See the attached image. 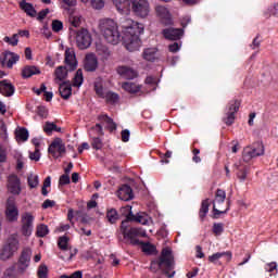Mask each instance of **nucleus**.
Here are the masks:
<instances>
[{
    "label": "nucleus",
    "mask_w": 278,
    "mask_h": 278,
    "mask_svg": "<svg viewBox=\"0 0 278 278\" xmlns=\"http://www.w3.org/2000/svg\"><path fill=\"white\" fill-rule=\"evenodd\" d=\"M122 27L125 31L124 40L127 51H138L142 45V41L140 40V34H143L144 25L135 22L131 18H124L122 21Z\"/></svg>",
    "instance_id": "f257e3e1"
},
{
    "label": "nucleus",
    "mask_w": 278,
    "mask_h": 278,
    "mask_svg": "<svg viewBox=\"0 0 278 278\" xmlns=\"http://www.w3.org/2000/svg\"><path fill=\"white\" fill-rule=\"evenodd\" d=\"M113 4L121 14H127L131 10L140 18H147L151 12L149 0H113Z\"/></svg>",
    "instance_id": "f03ea898"
},
{
    "label": "nucleus",
    "mask_w": 278,
    "mask_h": 278,
    "mask_svg": "<svg viewBox=\"0 0 278 278\" xmlns=\"http://www.w3.org/2000/svg\"><path fill=\"white\" fill-rule=\"evenodd\" d=\"M173 268H175L173 251H170L168 248H164L161 252V255L150 264L151 273H157V270H162V273L168 278L175 277V271L170 274Z\"/></svg>",
    "instance_id": "7ed1b4c3"
},
{
    "label": "nucleus",
    "mask_w": 278,
    "mask_h": 278,
    "mask_svg": "<svg viewBox=\"0 0 278 278\" xmlns=\"http://www.w3.org/2000/svg\"><path fill=\"white\" fill-rule=\"evenodd\" d=\"M100 31L109 45H118L121 42V31L118 25L112 18L101 20L99 23Z\"/></svg>",
    "instance_id": "20e7f679"
},
{
    "label": "nucleus",
    "mask_w": 278,
    "mask_h": 278,
    "mask_svg": "<svg viewBox=\"0 0 278 278\" xmlns=\"http://www.w3.org/2000/svg\"><path fill=\"white\" fill-rule=\"evenodd\" d=\"M129 220L122 222L121 230L125 240H129L130 244H139L138 238H147V231L142 228H128Z\"/></svg>",
    "instance_id": "39448f33"
},
{
    "label": "nucleus",
    "mask_w": 278,
    "mask_h": 278,
    "mask_svg": "<svg viewBox=\"0 0 278 278\" xmlns=\"http://www.w3.org/2000/svg\"><path fill=\"white\" fill-rule=\"evenodd\" d=\"M20 241H18V235L13 233L8 239L4 245L2 247L0 258L5 262L7 260H10V257H13L14 254L18 251Z\"/></svg>",
    "instance_id": "423d86ee"
},
{
    "label": "nucleus",
    "mask_w": 278,
    "mask_h": 278,
    "mask_svg": "<svg viewBox=\"0 0 278 278\" xmlns=\"http://www.w3.org/2000/svg\"><path fill=\"white\" fill-rule=\"evenodd\" d=\"M241 102L238 99L230 100L226 108V117L223 118L225 125L231 127L236 123V114L240 111Z\"/></svg>",
    "instance_id": "0eeeda50"
},
{
    "label": "nucleus",
    "mask_w": 278,
    "mask_h": 278,
    "mask_svg": "<svg viewBox=\"0 0 278 278\" xmlns=\"http://www.w3.org/2000/svg\"><path fill=\"white\" fill-rule=\"evenodd\" d=\"M4 216L8 223H16L18 220V206H16V198L14 195L7 199Z\"/></svg>",
    "instance_id": "6e6552de"
},
{
    "label": "nucleus",
    "mask_w": 278,
    "mask_h": 278,
    "mask_svg": "<svg viewBox=\"0 0 278 278\" xmlns=\"http://www.w3.org/2000/svg\"><path fill=\"white\" fill-rule=\"evenodd\" d=\"M36 220V217L29 213L25 212L21 216V233L25 238H29L31 233L34 232V222Z\"/></svg>",
    "instance_id": "1a4fd4ad"
},
{
    "label": "nucleus",
    "mask_w": 278,
    "mask_h": 278,
    "mask_svg": "<svg viewBox=\"0 0 278 278\" xmlns=\"http://www.w3.org/2000/svg\"><path fill=\"white\" fill-rule=\"evenodd\" d=\"M225 199H227V192L223 189H217L215 192V200L212 201L213 203V218H218L220 214H227L229 212V202L227 208L225 211H220L216 208V203H225Z\"/></svg>",
    "instance_id": "9d476101"
},
{
    "label": "nucleus",
    "mask_w": 278,
    "mask_h": 278,
    "mask_svg": "<svg viewBox=\"0 0 278 278\" xmlns=\"http://www.w3.org/2000/svg\"><path fill=\"white\" fill-rule=\"evenodd\" d=\"M76 45L78 49H88L92 45V36L88 29L81 28L76 33Z\"/></svg>",
    "instance_id": "9b49d317"
},
{
    "label": "nucleus",
    "mask_w": 278,
    "mask_h": 278,
    "mask_svg": "<svg viewBox=\"0 0 278 278\" xmlns=\"http://www.w3.org/2000/svg\"><path fill=\"white\" fill-rule=\"evenodd\" d=\"M264 155V146L262 143H254L252 147H247L243 150V161L251 162L253 157Z\"/></svg>",
    "instance_id": "f8f14e48"
},
{
    "label": "nucleus",
    "mask_w": 278,
    "mask_h": 278,
    "mask_svg": "<svg viewBox=\"0 0 278 278\" xmlns=\"http://www.w3.org/2000/svg\"><path fill=\"white\" fill-rule=\"evenodd\" d=\"M31 262V250L30 249H24L20 255L18 262L15 265V268H17V273L23 275L27 268H29V263Z\"/></svg>",
    "instance_id": "ddd939ff"
},
{
    "label": "nucleus",
    "mask_w": 278,
    "mask_h": 278,
    "mask_svg": "<svg viewBox=\"0 0 278 278\" xmlns=\"http://www.w3.org/2000/svg\"><path fill=\"white\" fill-rule=\"evenodd\" d=\"M7 181L8 192H10V194H13L14 197H18V194H21L23 190L21 188V178H18L17 175L12 174L8 177Z\"/></svg>",
    "instance_id": "4468645a"
},
{
    "label": "nucleus",
    "mask_w": 278,
    "mask_h": 278,
    "mask_svg": "<svg viewBox=\"0 0 278 278\" xmlns=\"http://www.w3.org/2000/svg\"><path fill=\"white\" fill-rule=\"evenodd\" d=\"M48 152L50 153V155H52V157L58 160L60 155H63V153H66V146H64V143L60 138H56L49 146Z\"/></svg>",
    "instance_id": "2eb2a0df"
},
{
    "label": "nucleus",
    "mask_w": 278,
    "mask_h": 278,
    "mask_svg": "<svg viewBox=\"0 0 278 278\" xmlns=\"http://www.w3.org/2000/svg\"><path fill=\"white\" fill-rule=\"evenodd\" d=\"M20 60L21 55L10 51L4 52L0 59L2 66H7V68H13Z\"/></svg>",
    "instance_id": "dca6fc26"
},
{
    "label": "nucleus",
    "mask_w": 278,
    "mask_h": 278,
    "mask_svg": "<svg viewBox=\"0 0 278 278\" xmlns=\"http://www.w3.org/2000/svg\"><path fill=\"white\" fill-rule=\"evenodd\" d=\"M162 34L166 40H181L184 29L169 27L163 29Z\"/></svg>",
    "instance_id": "f3484780"
},
{
    "label": "nucleus",
    "mask_w": 278,
    "mask_h": 278,
    "mask_svg": "<svg viewBox=\"0 0 278 278\" xmlns=\"http://www.w3.org/2000/svg\"><path fill=\"white\" fill-rule=\"evenodd\" d=\"M155 13L156 16L161 17V21L162 23H164V25H170L173 23V20L170 18V11H168V8L164 5H156Z\"/></svg>",
    "instance_id": "a211bd4d"
},
{
    "label": "nucleus",
    "mask_w": 278,
    "mask_h": 278,
    "mask_svg": "<svg viewBox=\"0 0 278 278\" xmlns=\"http://www.w3.org/2000/svg\"><path fill=\"white\" fill-rule=\"evenodd\" d=\"M117 74L124 79H136L138 77V72L127 65L118 66Z\"/></svg>",
    "instance_id": "6ab92c4d"
},
{
    "label": "nucleus",
    "mask_w": 278,
    "mask_h": 278,
    "mask_svg": "<svg viewBox=\"0 0 278 278\" xmlns=\"http://www.w3.org/2000/svg\"><path fill=\"white\" fill-rule=\"evenodd\" d=\"M117 197L121 201H131L134 199V190L129 185H123L117 191Z\"/></svg>",
    "instance_id": "aec40b11"
},
{
    "label": "nucleus",
    "mask_w": 278,
    "mask_h": 278,
    "mask_svg": "<svg viewBox=\"0 0 278 278\" xmlns=\"http://www.w3.org/2000/svg\"><path fill=\"white\" fill-rule=\"evenodd\" d=\"M59 92L62 99L65 101L71 99L73 94V87L71 86L70 81H63L59 84Z\"/></svg>",
    "instance_id": "412c9836"
},
{
    "label": "nucleus",
    "mask_w": 278,
    "mask_h": 278,
    "mask_svg": "<svg viewBox=\"0 0 278 278\" xmlns=\"http://www.w3.org/2000/svg\"><path fill=\"white\" fill-rule=\"evenodd\" d=\"M64 62L66 66H68L70 71H75V68H77V58L75 56V51L66 49Z\"/></svg>",
    "instance_id": "4be33fe9"
},
{
    "label": "nucleus",
    "mask_w": 278,
    "mask_h": 278,
    "mask_svg": "<svg viewBox=\"0 0 278 278\" xmlns=\"http://www.w3.org/2000/svg\"><path fill=\"white\" fill-rule=\"evenodd\" d=\"M99 66V61L94 54H87L85 61V71L88 73H94Z\"/></svg>",
    "instance_id": "5701e85b"
},
{
    "label": "nucleus",
    "mask_w": 278,
    "mask_h": 278,
    "mask_svg": "<svg viewBox=\"0 0 278 278\" xmlns=\"http://www.w3.org/2000/svg\"><path fill=\"white\" fill-rule=\"evenodd\" d=\"M15 91H16V88L10 81L8 80L0 81V92L4 97H12Z\"/></svg>",
    "instance_id": "b1692460"
},
{
    "label": "nucleus",
    "mask_w": 278,
    "mask_h": 278,
    "mask_svg": "<svg viewBox=\"0 0 278 278\" xmlns=\"http://www.w3.org/2000/svg\"><path fill=\"white\" fill-rule=\"evenodd\" d=\"M138 242L139 243L132 244V247H141V250L143 253H146V255H153L154 253H157V248H155L154 244L140 241V239H138Z\"/></svg>",
    "instance_id": "393cba45"
},
{
    "label": "nucleus",
    "mask_w": 278,
    "mask_h": 278,
    "mask_svg": "<svg viewBox=\"0 0 278 278\" xmlns=\"http://www.w3.org/2000/svg\"><path fill=\"white\" fill-rule=\"evenodd\" d=\"M96 51L99 58H101L103 61L110 60V58H112V50H110V48L103 43L97 45Z\"/></svg>",
    "instance_id": "a878e982"
},
{
    "label": "nucleus",
    "mask_w": 278,
    "mask_h": 278,
    "mask_svg": "<svg viewBox=\"0 0 278 278\" xmlns=\"http://www.w3.org/2000/svg\"><path fill=\"white\" fill-rule=\"evenodd\" d=\"M210 205H212V201L210 200V198H206L205 200H203L201 202V206L199 210V218H200L201 223H203V220H205V216H207V214L210 212Z\"/></svg>",
    "instance_id": "bb28decb"
},
{
    "label": "nucleus",
    "mask_w": 278,
    "mask_h": 278,
    "mask_svg": "<svg viewBox=\"0 0 278 278\" xmlns=\"http://www.w3.org/2000/svg\"><path fill=\"white\" fill-rule=\"evenodd\" d=\"M34 75H40V68L34 65H26L22 70L23 79H29V77H34Z\"/></svg>",
    "instance_id": "cd10ccee"
},
{
    "label": "nucleus",
    "mask_w": 278,
    "mask_h": 278,
    "mask_svg": "<svg viewBox=\"0 0 278 278\" xmlns=\"http://www.w3.org/2000/svg\"><path fill=\"white\" fill-rule=\"evenodd\" d=\"M222 257H226V262H231V252L227 251L214 253L213 255L208 256V262L211 264H217Z\"/></svg>",
    "instance_id": "c85d7f7f"
},
{
    "label": "nucleus",
    "mask_w": 278,
    "mask_h": 278,
    "mask_svg": "<svg viewBox=\"0 0 278 278\" xmlns=\"http://www.w3.org/2000/svg\"><path fill=\"white\" fill-rule=\"evenodd\" d=\"M71 237L67 235L61 236L58 239V247L61 251H70L71 249Z\"/></svg>",
    "instance_id": "c756f323"
},
{
    "label": "nucleus",
    "mask_w": 278,
    "mask_h": 278,
    "mask_svg": "<svg viewBox=\"0 0 278 278\" xmlns=\"http://www.w3.org/2000/svg\"><path fill=\"white\" fill-rule=\"evenodd\" d=\"M237 168V178L240 181H247V175H249V166L235 164Z\"/></svg>",
    "instance_id": "7c9ffc66"
},
{
    "label": "nucleus",
    "mask_w": 278,
    "mask_h": 278,
    "mask_svg": "<svg viewBox=\"0 0 278 278\" xmlns=\"http://www.w3.org/2000/svg\"><path fill=\"white\" fill-rule=\"evenodd\" d=\"M143 60H147V62H155L157 58V49L155 48H147L143 53Z\"/></svg>",
    "instance_id": "2f4dec72"
},
{
    "label": "nucleus",
    "mask_w": 278,
    "mask_h": 278,
    "mask_svg": "<svg viewBox=\"0 0 278 278\" xmlns=\"http://www.w3.org/2000/svg\"><path fill=\"white\" fill-rule=\"evenodd\" d=\"M55 75V81H64L66 77H68V70H66V66H59L54 71Z\"/></svg>",
    "instance_id": "473e14b6"
},
{
    "label": "nucleus",
    "mask_w": 278,
    "mask_h": 278,
    "mask_svg": "<svg viewBox=\"0 0 278 278\" xmlns=\"http://www.w3.org/2000/svg\"><path fill=\"white\" fill-rule=\"evenodd\" d=\"M20 8L24 10L27 16H30L31 18H34L37 14L36 9L34 8V4L29 2H21Z\"/></svg>",
    "instance_id": "72a5a7b5"
},
{
    "label": "nucleus",
    "mask_w": 278,
    "mask_h": 278,
    "mask_svg": "<svg viewBox=\"0 0 278 278\" xmlns=\"http://www.w3.org/2000/svg\"><path fill=\"white\" fill-rule=\"evenodd\" d=\"M122 88L126 92H130V94H136V92H140V86L136 85V83H123Z\"/></svg>",
    "instance_id": "f704fd0d"
},
{
    "label": "nucleus",
    "mask_w": 278,
    "mask_h": 278,
    "mask_svg": "<svg viewBox=\"0 0 278 278\" xmlns=\"http://www.w3.org/2000/svg\"><path fill=\"white\" fill-rule=\"evenodd\" d=\"M103 99H105V102L110 105H114L115 103H118L121 97L114 91H106Z\"/></svg>",
    "instance_id": "c9c22d12"
},
{
    "label": "nucleus",
    "mask_w": 278,
    "mask_h": 278,
    "mask_svg": "<svg viewBox=\"0 0 278 278\" xmlns=\"http://www.w3.org/2000/svg\"><path fill=\"white\" fill-rule=\"evenodd\" d=\"M81 84H84V72L81 70H77L73 79V86L74 88H79Z\"/></svg>",
    "instance_id": "e433bc0d"
},
{
    "label": "nucleus",
    "mask_w": 278,
    "mask_h": 278,
    "mask_svg": "<svg viewBox=\"0 0 278 278\" xmlns=\"http://www.w3.org/2000/svg\"><path fill=\"white\" fill-rule=\"evenodd\" d=\"M90 136H94L93 138H101L102 136H104L103 126L101 124H96L94 126H92L90 129Z\"/></svg>",
    "instance_id": "4c0bfd02"
},
{
    "label": "nucleus",
    "mask_w": 278,
    "mask_h": 278,
    "mask_svg": "<svg viewBox=\"0 0 278 278\" xmlns=\"http://www.w3.org/2000/svg\"><path fill=\"white\" fill-rule=\"evenodd\" d=\"M106 218L109 223H111V225H114L116 220H118V212L116 211V208H110L106 212Z\"/></svg>",
    "instance_id": "58836bf2"
},
{
    "label": "nucleus",
    "mask_w": 278,
    "mask_h": 278,
    "mask_svg": "<svg viewBox=\"0 0 278 278\" xmlns=\"http://www.w3.org/2000/svg\"><path fill=\"white\" fill-rule=\"evenodd\" d=\"M36 236L38 238H45V236H49V226L45 224L37 226Z\"/></svg>",
    "instance_id": "ea45409f"
},
{
    "label": "nucleus",
    "mask_w": 278,
    "mask_h": 278,
    "mask_svg": "<svg viewBox=\"0 0 278 278\" xmlns=\"http://www.w3.org/2000/svg\"><path fill=\"white\" fill-rule=\"evenodd\" d=\"M27 184L30 189L38 188V184H40V179H39L38 175L30 174L27 177Z\"/></svg>",
    "instance_id": "a19ab883"
},
{
    "label": "nucleus",
    "mask_w": 278,
    "mask_h": 278,
    "mask_svg": "<svg viewBox=\"0 0 278 278\" xmlns=\"http://www.w3.org/2000/svg\"><path fill=\"white\" fill-rule=\"evenodd\" d=\"M37 277L38 278H49V267L47 265L41 264L37 269Z\"/></svg>",
    "instance_id": "79ce46f5"
},
{
    "label": "nucleus",
    "mask_w": 278,
    "mask_h": 278,
    "mask_svg": "<svg viewBox=\"0 0 278 278\" xmlns=\"http://www.w3.org/2000/svg\"><path fill=\"white\" fill-rule=\"evenodd\" d=\"M16 138L22 140V142H27V140H29V131L27 128H20V131L16 132Z\"/></svg>",
    "instance_id": "37998d69"
},
{
    "label": "nucleus",
    "mask_w": 278,
    "mask_h": 278,
    "mask_svg": "<svg viewBox=\"0 0 278 278\" xmlns=\"http://www.w3.org/2000/svg\"><path fill=\"white\" fill-rule=\"evenodd\" d=\"M91 147L96 151H101V149H103V140L101 137H92Z\"/></svg>",
    "instance_id": "c03bdc74"
},
{
    "label": "nucleus",
    "mask_w": 278,
    "mask_h": 278,
    "mask_svg": "<svg viewBox=\"0 0 278 278\" xmlns=\"http://www.w3.org/2000/svg\"><path fill=\"white\" fill-rule=\"evenodd\" d=\"M3 42H7L11 47H16L18 45V34H14L12 37L5 36Z\"/></svg>",
    "instance_id": "a18cd8bd"
},
{
    "label": "nucleus",
    "mask_w": 278,
    "mask_h": 278,
    "mask_svg": "<svg viewBox=\"0 0 278 278\" xmlns=\"http://www.w3.org/2000/svg\"><path fill=\"white\" fill-rule=\"evenodd\" d=\"M54 129H56L55 123L46 122V124L43 126L45 134H47L48 136H51V134H53Z\"/></svg>",
    "instance_id": "49530a36"
},
{
    "label": "nucleus",
    "mask_w": 278,
    "mask_h": 278,
    "mask_svg": "<svg viewBox=\"0 0 278 278\" xmlns=\"http://www.w3.org/2000/svg\"><path fill=\"white\" fill-rule=\"evenodd\" d=\"M68 22L72 27H79V25H81V18L77 15L70 14Z\"/></svg>",
    "instance_id": "de8ad7c7"
},
{
    "label": "nucleus",
    "mask_w": 278,
    "mask_h": 278,
    "mask_svg": "<svg viewBox=\"0 0 278 278\" xmlns=\"http://www.w3.org/2000/svg\"><path fill=\"white\" fill-rule=\"evenodd\" d=\"M225 231V225L223 223H215L213 225V233L215 236H220Z\"/></svg>",
    "instance_id": "09e8293b"
},
{
    "label": "nucleus",
    "mask_w": 278,
    "mask_h": 278,
    "mask_svg": "<svg viewBox=\"0 0 278 278\" xmlns=\"http://www.w3.org/2000/svg\"><path fill=\"white\" fill-rule=\"evenodd\" d=\"M62 29H64V24L62 23V21L53 20L52 21V30L55 34H58V33L62 31Z\"/></svg>",
    "instance_id": "8fccbe9b"
},
{
    "label": "nucleus",
    "mask_w": 278,
    "mask_h": 278,
    "mask_svg": "<svg viewBox=\"0 0 278 278\" xmlns=\"http://www.w3.org/2000/svg\"><path fill=\"white\" fill-rule=\"evenodd\" d=\"M98 121L101 125H105L108 127L109 123L113 122L112 117H109L108 114H101L98 116Z\"/></svg>",
    "instance_id": "3c124183"
},
{
    "label": "nucleus",
    "mask_w": 278,
    "mask_h": 278,
    "mask_svg": "<svg viewBox=\"0 0 278 278\" xmlns=\"http://www.w3.org/2000/svg\"><path fill=\"white\" fill-rule=\"evenodd\" d=\"M94 91L100 99L105 98V91L103 90V86L101 84H94Z\"/></svg>",
    "instance_id": "603ef678"
},
{
    "label": "nucleus",
    "mask_w": 278,
    "mask_h": 278,
    "mask_svg": "<svg viewBox=\"0 0 278 278\" xmlns=\"http://www.w3.org/2000/svg\"><path fill=\"white\" fill-rule=\"evenodd\" d=\"M91 7L94 10H101L105 7V0H91Z\"/></svg>",
    "instance_id": "864d4df0"
},
{
    "label": "nucleus",
    "mask_w": 278,
    "mask_h": 278,
    "mask_svg": "<svg viewBox=\"0 0 278 278\" xmlns=\"http://www.w3.org/2000/svg\"><path fill=\"white\" fill-rule=\"evenodd\" d=\"M59 184L60 186H68V184H71V176H68V174H63L59 178Z\"/></svg>",
    "instance_id": "5fc2aeb1"
},
{
    "label": "nucleus",
    "mask_w": 278,
    "mask_h": 278,
    "mask_svg": "<svg viewBox=\"0 0 278 278\" xmlns=\"http://www.w3.org/2000/svg\"><path fill=\"white\" fill-rule=\"evenodd\" d=\"M0 162H8V149L0 144Z\"/></svg>",
    "instance_id": "6e6d98bb"
},
{
    "label": "nucleus",
    "mask_w": 278,
    "mask_h": 278,
    "mask_svg": "<svg viewBox=\"0 0 278 278\" xmlns=\"http://www.w3.org/2000/svg\"><path fill=\"white\" fill-rule=\"evenodd\" d=\"M37 114L40 118H47V116H49V111L47 110V106H38Z\"/></svg>",
    "instance_id": "4d7b16f0"
},
{
    "label": "nucleus",
    "mask_w": 278,
    "mask_h": 278,
    "mask_svg": "<svg viewBox=\"0 0 278 278\" xmlns=\"http://www.w3.org/2000/svg\"><path fill=\"white\" fill-rule=\"evenodd\" d=\"M60 278H84V273H81V270H76L71 276L62 275Z\"/></svg>",
    "instance_id": "13d9d810"
},
{
    "label": "nucleus",
    "mask_w": 278,
    "mask_h": 278,
    "mask_svg": "<svg viewBox=\"0 0 278 278\" xmlns=\"http://www.w3.org/2000/svg\"><path fill=\"white\" fill-rule=\"evenodd\" d=\"M265 270L266 273H275V270H277V263L276 262L267 263L265 265Z\"/></svg>",
    "instance_id": "bf43d9fd"
},
{
    "label": "nucleus",
    "mask_w": 278,
    "mask_h": 278,
    "mask_svg": "<svg viewBox=\"0 0 278 278\" xmlns=\"http://www.w3.org/2000/svg\"><path fill=\"white\" fill-rule=\"evenodd\" d=\"M121 136H122V142H129L131 132H129V129H124L122 130Z\"/></svg>",
    "instance_id": "052dcab7"
},
{
    "label": "nucleus",
    "mask_w": 278,
    "mask_h": 278,
    "mask_svg": "<svg viewBox=\"0 0 278 278\" xmlns=\"http://www.w3.org/2000/svg\"><path fill=\"white\" fill-rule=\"evenodd\" d=\"M41 207L43 210H49V207H55V201L47 199L45 200V202L42 203Z\"/></svg>",
    "instance_id": "680f3d73"
},
{
    "label": "nucleus",
    "mask_w": 278,
    "mask_h": 278,
    "mask_svg": "<svg viewBox=\"0 0 278 278\" xmlns=\"http://www.w3.org/2000/svg\"><path fill=\"white\" fill-rule=\"evenodd\" d=\"M179 49H181V45H179V42H174L168 46V51L170 53H177V51H179Z\"/></svg>",
    "instance_id": "e2e57ef3"
},
{
    "label": "nucleus",
    "mask_w": 278,
    "mask_h": 278,
    "mask_svg": "<svg viewBox=\"0 0 278 278\" xmlns=\"http://www.w3.org/2000/svg\"><path fill=\"white\" fill-rule=\"evenodd\" d=\"M260 45H262V39H260V35H257L253 41L252 45H250L251 49H260Z\"/></svg>",
    "instance_id": "0e129e2a"
},
{
    "label": "nucleus",
    "mask_w": 278,
    "mask_h": 278,
    "mask_svg": "<svg viewBox=\"0 0 278 278\" xmlns=\"http://www.w3.org/2000/svg\"><path fill=\"white\" fill-rule=\"evenodd\" d=\"M29 157H30V160L38 162L40 160V150L35 149V152H30Z\"/></svg>",
    "instance_id": "69168bd1"
},
{
    "label": "nucleus",
    "mask_w": 278,
    "mask_h": 278,
    "mask_svg": "<svg viewBox=\"0 0 278 278\" xmlns=\"http://www.w3.org/2000/svg\"><path fill=\"white\" fill-rule=\"evenodd\" d=\"M47 14H49V9L41 10L38 13L37 21H45V18H47Z\"/></svg>",
    "instance_id": "338daca9"
},
{
    "label": "nucleus",
    "mask_w": 278,
    "mask_h": 278,
    "mask_svg": "<svg viewBox=\"0 0 278 278\" xmlns=\"http://www.w3.org/2000/svg\"><path fill=\"white\" fill-rule=\"evenodd\" d=\"M199 275V267L192 268L191 271L187 273V278H194Z\"/></svg>",
    "instance_id": "774afa93"
}]
</instances>
